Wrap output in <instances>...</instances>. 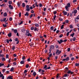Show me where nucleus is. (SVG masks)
<instances>
[{"label":"nucleus","mask_w":79,"mask_h":79,"mask_svg":"<svg viewBox=\"0 0 79 79\" xmlns=\"http://www.w3.org/2000/svg\"><path fill=\"white\" fill-rule=\"evenodd\" d=\"M5 71H6V69H3L2 70V71L3 73H5Z\"/></svg>","instance_id":"39"},{"label":"nucleus","mask_w":79,"mask_h":79,"mask_svg":"<svg viewBox=\"0 0 79 79\" xmlns=\"http://www.w3.org/2000/svg\"><path fill=\"white\" fill-rule=\"evenodd\" d=\"M4 16H7V13L6 12H5L4 13Z\"/></svg>","instance_id":"22"},{"label":"nucleus","mask_w":79,"mask_h":79,"mask_svg":"<svg viewBox=\"0 0 79 79\" xmlns=\"http://www.w3.org/2000/svg\"><path fill=\"white\" fill-rule=\"evenodd\" d=\"M59 75V74L58 73L56 76V79H58L59 78V77H59V75Z\"/></svg>","instance_id":"40"},{"label":"nucleus","mask_w":79,"mask_h":79,"mask_svg":"<svg viewBox=\"0 0 79 79\" xmlns=\"http://www.w3.org/2000/svg\"><path fill=\"white\" fill-rule=\"evenodd\" d=\"M8 54H6V58H8Z\"/></svg>","instance_id":"62"},{"label":"nucleus","mask_w":79,"mask_h":79,"mask_svg":"<svg viewBox=\"0 0 79 79\" xmlns=\"http://www.w3.org/2000/svg\"><path fill=\"white\" fill-rule=\"evenodd\" d=\"M2 61H6V59L5 57H2Z\"/></svg>","instance_id":"27"},{"label":"nucleus","mask_w":79,"mask_h":79,"mask_svg":"<svg viewBox=\"0 0 79 79\" xmlns=\"http://www.w3.org/2000/svg\"><path fill=\"white\" fill-rule=\"evenodd\" d=\"M65 23H68L69 22V20H66L65 21Z\"/></svg>","instance_id":"34"},{"label":"nucleus","mask_w":79,"mask_h":79,"mask_svg":"<svg viewBox=\"0 0 79 79\" xmlns=\"http://www.w3.org/2000/svg\"><path fill=\"white\" fill-rule=\"evenodd\" d=\"M9 7L10 10H13V6H11V5H9Z\"/></svg>","instance_id":"4"},{"label":"nucleus","mask_w":79,"mask_h":79,"mask_svg":"<svg viewBox=\"0 0 79 79\" xmlns=\"http://www.w3.org/2000/svg\"><path fill=\"white\" fill-rule=\"evenodd\" d=\"M27 61H31V59L29 58L27 59Z\"/></svg>","instance_id":"63"},{"label":"nucleus","mask_w":79,"mask_h":79,"mask_svg":"<svg viewBox=\"0 0 79 79\" xmlns=\"http://www.w3.org/2000/svg\"><path fill=\"white\" fill-rule=\"evenodd\" d=\"M65 59L66 61H69V57H67Z\"/></svg>","instance_id":"26"},{"label":"nucleus","mask_w":79,"mask_h":79,"mask_svg":"<svg viewBox=\"0 0 79 79\" xmlns=\"http://www.w3.org/2000/svg\"><path fill=\"white\" fill-rule=\"evenodd\" d=\"M14 70V68L12 67L11 68V69H10V71L11 72H12V71H13V70Z\"/></svg>","instance_id":"23"},{"label":"nucleus","mask_w":79,"mask_h":79,"mask_svg":"<svg viewBox=\"0 0 79 79\" xmlns=\"http://www.w3.org/2000/svg\"><path fill=\"white\" fill-rule=\"evenodd\" d=\"M56 15H55L54 16L53 19H54V20H55V18H56Z\"/></svg>","instance_id":"60"},{"label":"nucleus","mask_w":79,"mask_h":79,"mask_svg":"<svg viewBox=\"0 0 79 79\" xmlns=\"http://www.w3.org/2000/svg\"><path fill=\"white\" fill-rule=\"evenodd\" d=\"M55 48V46L53 45H52L51 47H50V49H52L53 50H54Z\"/></svg>","instance_id":"7"},{"label":"nucleus","mask_w":79,"mask_h":79,"mask_svg":"<svg viewBox=\"0 0 79 79\" xmlns=\"http://www.w3.org/2000/svg\"><path fill=\"white\" fill-rule=\"evenodd\" d=\"M77 2V0H73V3H75V2Z\"/></svg>","instance_id":"64"},{"label":"nucleus","mask_w":79,"mask_h":79,"mask_svg":"<svg viewBox=\"0 0 79 79\" xmlns=\"http://www.w3.org/2000/svg\"><path fill=\"white\" fill-rule=\"evenodd\" d=\"M50 29L52 31H53V26L51 27Z\"/></svg>","instance_id":"35"},{"label":"nucleus","mask_w":79,"mask_h":79,"mask_svg":"<svg viewBox=\"0 0 79 79\" xmlns=\"http://www.w3.org/2000/svg\"><path fill=\"white\" fill-rule=\"evenodd\" d=\"M67 51L68 52H70V50H71V48H68L67 49Z\"/></svg>","instance_id":"42"},{"label":"nucleus","mask_w":79,"mask_h":79,"mask_svg":"<svg viewBox=\"0 0 79 79\" xmlns=\"http://www.w3.org/2000/svg\"><path fill=\"white\" fill-rule=\"evenodd\" d=\"M3 76V74H1L0 75V77H2Z\"/></svg>","instance_id":"61"},{"label":"nucleus","mask_w":79,"mask_h":79,"mask_svg":"<svg viewBox=\"0 0 79 79\" xmlns=\"http://www.w3.org/2000/svg\"><path fill=\"white\" fill-rule=\"evenodd\" d=\"M58 19L60 21H63V19L61 18V17L59 18Z\"/></svg>","instance_id":"18"},{"label":"nucleus","mask_w":79,"mask_h":79,"mask_svg":"<svg viewBox=\"0 0 79 79\" xmlns=\"http://www.w3.org/2000/svg\"><path fill=\"white\" fill-rule=\"evenodd\" d=\"M29 15V13L27 12H26V13L24 14V15L26 16H28Z\"/></svg>","instance_id":"13"},{"label":"nucleus","mask_w":79,"mask_h":79,"mask_svg":"<svg viewBox=\"0 0 79 79\" xmlns=\"http://www.w3.org/2000/svg\"><path fill=\"white\" fill-rule=\"evenodd\" d=\"M37 28L36 27H35L34 29V31H37Z\"/></svg>","instance_id":"41"},{"label":"nucleus","mask_w":79,"mask_h":79,"mask_svg":"<svg viewBox=\"0 0 79 79\" xmlns=\"http://www.w3.org/2000/svg\"><path fill=\"white\" fill-rule=\"evenodd\" d=\"M57 12L56 10H55L54 12V15H56V13H57Z\"/></svg>","instance_id":"56"},{"label":"nucleus","mask_w":79,"mask_h":79,"mask_svg":"<svg viewBox=\"0 0 79 79\" xmlns=\"http://www.w3.org/2000/svg\"><path fill=\"white\" fill-rule=\"evenodd\" d=\"M47 65H45L44 66V69H45V68H47Z\"/></svg>","instance_id":"46"},{"label":"nucleus","mask_w":79,"mask_h":79,"mask_svg":"<svg viewBox=\"0 0 79 79\" xmlns=\"http://www.w3.org/2000/svg\"><path fill=\"white\" fill-rule=\"evenodd\" d=\"M11 3H12V1H9V4H11Z\"/></svg>","instance_id":"51"},{"label":"nucleus","mask_w":79,"mask_h":79,"mask_svg":"<svg viewBox=\"0 0 79 79\" xmlns=\"http://www.w3.org/2000/svg\"><path fill=\"white\" fill-rule=\"evenodd\" d=\"M65 8L66 11H69V8L68 7V6H65Z\"/></svg>","instance_id":"20"},{"label":"nucleus","mask_w":79,"mask_h":79,"mask_svg":"<svg viewBox=\"0 0 79 79\" xmlns=\"http://www.w3.org/2000/svg\"><path fill=\"white\" fill-rule=\"evenodd\" d=\"M39 6L40 7H42V3L39 4Z\"/></svg>","instance_id":"49"},{"label":"nucleus","mask_w":79,"mask_h":79,"mask_svg":"<svg viewBox=\"0 0 79 79\" xmlns=\"http://www.w3.org/2000/svg\"><path fill=\"white\" fill-rule=\"evenodd\" d=\"M34 27H32L31 28V31H33V30H34Z\"/></svg>","instance_id":"47"},{"label":"nucleus","mask_w":79,"mask_h":79,"mask_svg":"<svg viewBox=\"0 0 79 79\" xmlns=\"http://www.w3.org/2000/svg\"><path fill=\"white\" fill-rule=\"evenodd\" d=\"M17 5L18 7H19V6H21V3L19 2H17Z\"/></svg>","instance_id":"11"},{"label":"nucleus","mask_w":79,"mask_h":79,"mask_svg":"<svg viewBox=\"0 0 79 79\" xmlns=\"http://www.w3.org/2000/svg\"><path fill=\"white\" fill-rule=\"evenodd\" d=\"M76 39V37H74L73 38H72V40H73V41L74 42L75 41Z\"/></svg>","instance_id":"21"},{"label":"nucleus","mask_w":79,"mask_h":79,"mask_svg":"<svg viewBox=\"0 0 79 79\" xmlns=\"http://www.w3.org/2000/svg\"><path fill=\"white\" fill-rule=\"evenodd\" d=\"M70 27L71 28V29H73V25H70Z\"/></svg>","instance_id":"54"},{"label":"nucleus","mask_w":79,"mask_h":79,"mask_svg":"<svg viewBox=\"0 0 79 79\" xmlns=\"http://www.w3.org/2000/svg\"><path fill=\"white\" fill-rule=\"evenodd\" d=\"M75 23H77V22H78V19L76 18L75 19Z\"/></svg>","instance_id":"28"},{"label":"nucleus","mask_w":79,"mask_h":79,"mask_svg":"<svg viewBox=\"0 0 79 79\" xmlns=\"http://www.w3.org/2000/svg\"><path fill=\"white\" fill-rule=\"evenodd\" d=\"M12 50H15V46L14 45L12 46Z\"/></svg>","instance_id":"17"},{"label":"nucleus","mask_w":79,"mask_h":79,"mask_svg":"<svg viewBox=\"0 0 79 79\" xmlns=\"http://www.w3.org/2000/svg\"><path fill=\"white\" fill-rule=\"evenodd\" d=\"M35 27H39V25L38 23H35Z\"/></svg>","instance_id":"16"},{"label":"nucleus","mask_w":79,"mask_h":79,"mask_svg":"<svg viewBox=\"0 0 79 79\" xmlns=\"http://www.w3.org/2000/svg\"><path fill=\"white\" fill-rule=\"evenodd\" d=\"M74 14H76V13H77V10H74Z\"/></svg>","instance_id":"36"},{"label":"nucleus","mask_w":79,"mask_h":79,"mask_svg":"<svg viewBox=\"0 0 79 79\" xmlns=\"http://www.w3.org/2000/svg\"><path fill=\"white\" fill-rule=\"evenodd\" d=\"M15 40L16 42H17L16 43V44H19V41L18 40V38H16L15 39Z\"/></svg>","instance_id":"5"},{"label":"nucleus","mask_w":79,"mask_h":79,"mask_svg":"<svg viewBox=\"0 0 79 79\" xmlns=\"http://www.w3.org/2000/svg\"><path fill=\"white\" fill-rule=\"evenodd\" d=\"M74 60V57H72L71 59V61H73Z\"/></svg>","instance_id":"45"},{"label":"nucleus","mask_w":79,"mask_h":79,"mask_svg":"<svg viewBox=\"0 0 79 79\" xmlns=\"http://www.w3.org/2000/svg\"><path fill=\"white\" fill-rule=\"evenodd\" d=\"M25 3L24 2L23 3L22 5V6L23 8H24V7H25Z\"/></svg>","instance_id":"14"},{"label":"nucleus","mask_w":79,"mask_h":79,"mask_svg":"<svg viewBox=\"0 0 79 79\" xmlns=\"http://www.w3.org/2000/svg\"><path fill=\"white\" fill-rule=\"evenodd\" d=\"M71 70H69V71L67 72V73H68V74H70L71 73Z\"/></svg>","instance_id":"48"},{"label":"nucleus","mask_w":79,"mask_h":79,"mask_svg":"<svg viewBox=\"0 0 79 79\" xmlns=\"http://www.w3.org/2000/svg\"><path fill=\"white\" fill-rule=\"evenodd\" d=\"M4 65V64H2V63H0V67H2V66H3Z\"/></svg>","instance_id":"31"},{"label":"nucleus","mask_w":79,"mask_h":79,"mask_svg":"<svg viewBox=\"0 0 79 79\" xmlns=\"http://www.w3.org/2000/svg\"><path fill=\"white\" fill-rule=\"evenodd\" d=\"M12 20H13V19L12 18V17H10L9 18V21H12Z\"/></svg>","instance_id":"43"},{"label":"nucleus","mask_w":79,"mask_h":79,"mask_svg":"<svg viewBox=\"0 0 79 79\" xmlns=\"http://www.w3.org/2000/svg\"><path fill=\"white\" fill-rule=\"evenodd\" d=\"M55 47L56 48H58L59 47L58 45H56Z\"/></svg>","instance_id":"57"},{"label":"nucleus","mask_w":79,"mask_h":79,"mask_svg":"<svg viewBox=\"0 0 79 79\" xmlns=\"http://www.w3.org/2000/svg\"><path fill=\"white\" fill-rule=\"evenodd\" d=\"M33 76H35L37 74V73H35V72H34L33 73Z\"/></svg>","instance_id":"30"},{"label":"nucleus","mask_w":79,"mask_h":79,"mask_svg":"<svg viewBox=\"0 0 79 79\" xmlns=\"http://www.w3.org/2000/svg\"><path fill=\"white\" fill-rule=\"evenodd\" d=\"M2 26L4 27H7L6 25V24L5 25V24H3Z\"/></svg>","instance_id":"29"},{"label":"nucleus","mask_w":79,"mask_h":79,"mask_svg":"<svg viewBox=\"0 0 79 79\" xmlns=\"http://www.w3.org/2000/svg\"><path fill=\"white\" fill-rule=\"evenodd\" d=\"M13 76H10L9 77H8L7 78V79H13Z\"/></svg>","instance_id":"10"},{"label":"nucleus","mask_w":79,"mask_h":79,"mask_svg":"<svg viewBox=\"0 0 79 79\" xmlns=\"http://www.w3.org/2000/svg\"><path fill=\"white\" fill-rule=\"evenodd\" d=\"M22 59L23 60H25V59H26V57H25V56H22Z\"/></svg>","instance_id":"24"},{"label":"nucleus","mask_w":79,"mask_h":79,"mask_svg":"<svg viewBox=\"0 0 79 79\" xmlns=\"http://www.w3.org/2000/svg\"><path fill=\"white\" fill-rule=\"evenodd\" d=\"M57 42L59 44H61V43H62L63 42V40L61 39L60 40V41L59 40H57Z\"/></svg>","instance_id":"3"},{"label":"nucleus","mask_w":79,"mask_h":79,"mask_svg":"<svg viewBox=\"0 0 79 79\" xmlns=\"http://www.w3.org/2000/svg\"><path fill=\"white\" fill-rule=\"evenodd\" d=\"M11 35H12V33H10L8 34V36H9V37H11Z\"/></svg>","instance_id":"15"},{"label":"nucleus","mask_w":79,"mask_h":79,"mask_svg":"<svg viewBox=\"0 0 79 79\" xmlns=\"http://www.w3.org/2000/svg\"><path fill=\"white\" fill-rule=\"evenodd\" d=\"M74 33H73V34H72L70 35V36H72V37H74Z\"/></svg>","instance_id":"19"},{"label":"nucleus","mask_w":79,"mask_h":79,"mask_svg":"<svg viewBox=\"0 0 79 79\" xmlns=\"http://www.w3.org/2000/svg\"><path fill=\"white\" fill-rule=\"evenodd\" d=\"M26 8H27L26 9V11H30V9H29V5H27Z\"/></svg>","instance_id":"2"},{"label":"nucleus","mask_w":79,"mask_h":79,"mask_svg":"<svg viewBox=\"0 0 79 79\" xmlns=\"http://www.w3.org/2000/svg\"><path fill=\"white\" fill-rule=\"evenodd\" d=\"M69 32H68L67 33V34H66V35H67V36H69Z\"/></svg>","instance_id":"50"},{"label":"nucleus","mask_w":79,"mask_h":79,"mask_svg":"<svg viewBox=\"0 0 79 79\" xmlns=\"http://www.w3.org/2000/svg\"><path fill=\"white\" fill-rule=\"evenodd\" d=\"M12 31H14L15 33H17V32H18V30H17V29L14 30V29L13 28L12 29Z\"/></svg>","instance_id":"6"},{"label":"nucleus","mask_w":79,"mask_h":79,"mask_svg":"<svg viewBox=\"0 0 79 79\" xmlns=\"http://www.w3.org/2000/svg\"><path fill=\"white\" fill-rule=\"evenodd\" d=\"M26 31H27L25 33L26 35V36H28V37H29V36L32 37V35L29 33V31L28 30H27Z\"/></svg>","instance_id":"1"},{"label":"nucleus","mask_w":79,"mask_h":79,"mask_svg":"<svg viewBox=\"0 0 79 79\" xmlns=\"http://www.w3.org/2000/svg\"><path fill=\"white\" fill-rule=\"evenodd\" d=\"M75 66H79L78 64L77 63H76L75 64Z\"/></svg>","instance_id":"55"},{"label":"nucleus","mask_w":79,"mask_h":79,"mask_svg":"<svg viewBox=\"0 0 79 79\" xmlns=\"http://www.w3.org/2000/svg\"><path fill=\"white\" fill-rule=\"evenodd\" d=\"M63 34H61L59 36V37L60 38H61V37H62V36H63Z\"/></svg>","instance_id":"58"},{"label":"nucleus","mask_w":79,"mask_h":79,"mask_svg":"<svg viewBox=\"0 0 79 79\" xmlns=\"http://www.w3.org/2000/svg\"><path fill=\"white\" fill-rule=\"evenodd\" d=\"M64 28V25H62L61 27V29H62Z\"/></svg>","instance_id":"32"},{"label":"nucleus","mask_w":79,"mask_h":79,"mask_svg":"<svg viewBox=\"0 0 79 79\" xmlns=\"http://www.w3.org/2000/svg\"><path fill=\"white\" fill-rule=\"evenodd\" d=\"M23 23V21H22L20 23H18L19 25H21Z\"/></svg>","instance_id":"25"},{"label":"nucleus","mask_w":79,"mask_h":79,"mask_svg":"<svg viewBox=\"0 0 79 79\" xmlns=\"http://www.w3.org/2000/svg\"><path fill=\"white\" fill-rule=\"evenodd\" d=\"M29 66V65L27 64L26 65V68H28Z\"/></svg>","instance_id":"33"},{"label":"nucleus","mask_w":79,"mask_h":79,"mask_svg":"<svg viewBox=\"0 0 79 79\" xmlns=\"http://www.w3.org/2000/svg\"><path fill=\"white\" fill-rule=\"evenodd\" d=\"M4 56V54H0V57H3Z\"/></svg>","instance_id":"37"},{"label":"nucleus","mask_w":79,"mask_h":79,"mask_svg":"<svg viewBox=\"0 0 79 79\" xmlns=\"http://www.w3.org/2000/svg\"><path fill=\"white\" fill-rule=\"evenodd\" d=\"M6 40V42H7V43H8V44H9V41H10L9 40H8V39H7Z\"/></svg>","instance_id":"52"},{"label":"nucleus","mask_w":79,"mask_h":79,"mask_svg":"<svg viewBox=\"0 0 79 79\" xmlns=\"http://www.w3.org/2000/svg\"><path fill=\"white\" fill-rule=\"evenodd\" d=\"M64 76L65 77H68V75H67V74L65 73L64 75Z\"/></svg>","instance_id":"44"},{"label":"nucleus","mask_w":79,"mask_h":79,"mask_svg":"<svg viewBox=\"0 0 79 79\" xmlns=\"http://www.w3.org/2000/svg\"><path fill=\"white\" fill-rule=\"evenodd\" d=\"M19 17L20 18L21 16V13L20 12L19 14Z\"/></svg>","instance_id":"53"},{"label":"nucleus","mask_w":79,"mask_h":79,"mask_svg":"<svg viewBox=\"0 0 79 79\" xmlns=\"http://www.w3.org/2000/svg\"><path fill=\"white\" fill-rule=\"evenodd\" d=\"M62 13H63L64 15H67V14H68V12L66 11H64Z\"/></svg>","instance_id":"9"},{"label":"nucleus","mask_w":79,"mask_h":79,"mask_svg":"<svg viewBox=\"0 0 79 79\" xmlns=\"http://www.w3.org/2000/svg\"><path fill=\"white\" fill-rule=\"evenodd\" d=\"M70 5H71V4H70V3H68L67 4V6H67V7L68 8H69V7H70Z\"/></svg>","instance_id":"12"},{"label":"nucleus","mask_w":79,"mask_h":79,"mask_svg":"<svg viewBox=\"0 0 79 79\" xmlns=\"http://www.w3.org/2000/svg\"><path fill=\"white\" fill-rule=\"evenodd\" d=\"M24 60H22L20 62V64H24Z\"/></svg>","instance_id":"8"},{"label":"nucleus","mask_w":79,"mask_h":79,"mask_svg":"<svg viewBox=\"0 0 79 79\" xmlns=\"http://www.w3.org/2000/svg\"><path fill=\"white\" fill-rule=\"evenodd\" d=\"M27 72V70L26 69L24 70V74H26V73Z\"/></svg>","instance_id":"38"},{"label":"nucleus","mask_w":79,"mask_h":79,"mask_svg":"<svg viewBox=\"0 0 79 79\" xmlns=\"http://www.w3.org/2000/svg\"><path fill=\"white\" fill-rule=\"evenodd\" d=\"M46 10H47V8H46V7H44V11H46Z\"/></svg>","instance_id":"59"}]
</instances>
